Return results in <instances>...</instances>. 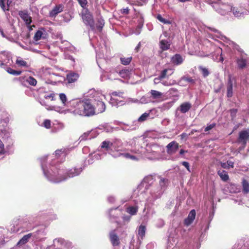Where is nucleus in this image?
Segmentation results:
<instances>
[{"instance_id":"1","label":"nucleus","mask_w":249,"mask_h":249,"mask_svg":"<svg viewBox=\"0 0 249 249\" xmlns=\"http://www.w3.org/2000/svg\"><path fill=\"white\" fill-rule=\"evenodd\" d=\"M167 147V154L165 148L157 144L150 143H146L143 139L139 140L135 143L132 151L137 155H132L125 152L123 143L120 139H114L112 141L106 140L103 141L99 147L101 149L106 151L114 158L123 157L126 159H130L134 160H138L142 158H145L149 160H170L171 154V142H169Z\"/></svg>"},{"instance_id":"2","label":"nucleus","mask_w":249,"mask_h":249,"mask_svg":"<svg viewBox=\"0 0 249 249\" xmlns=\"http://www.w3.org/2000/svg\"><path fill=\"white\" fill-rule=\"evenodd\" d=\"M171 172L170 170L162 175L154 174L148 175L144 178L137 187L138 191L142 195H147L146 201L147 204H153L160 198L170 183Z\"/></svg>"},{"instance_id":"3","label":"nucleus","mask_w":249,"mask_h":249,"mask_svg":"<svg viewBox=\"0 0 249 249\" xmlns=\"http://www.w3.org/2000/svg\"><path fill=\"white\" fill-rule=\"evenodd\" d=\"M41 217L49 220H53L57 218L55 214L51 213H46L40 212L38 213L32 215H25L17 217L12 221V224L9 228V231L11 233H21L32 231L37 225V222Z\"/></svg>"},{"instance_id":"4","label":"nucleus","mask_w":249,"mask_h":249,"mask_svg":"<svg viewBox=\"0 0 249 249\" xmlns=\"http://www.w3.org/2000/svg\"><path fill=\"white\" fill-rule=\"evenodd\" d=\"M47 160L46 157L41 160V167L44 177L52 182L59 183L66 180L68 178H73L79 175L83 171L82 167H74L65 170L61 167L58 168L52 165L50 167H51L52 173L48 169L47 165L45 163Z\"/></svg>"},{"instance_id":"5","label":"nucleus","mask_w":249,"mask_h":249,"mask_svg":"<svg viewBox=\"0 0 249 249\" xmlns=\"http://www.w3.org/2000/svg\"><path fill=\"white\" fill-rule=\"evenodd\" d=\"M72 105L74 107L72 112L75 115L89 117L96 114L95 108L89 99L74 100Z\"/></svg>"},{"instance_id":"6","label":"nucleus","mask_w":249,"mask_h":249,"mask_svg":"<svg viewBox=\"0 0 249 249\" xmlns=\"http://www.w3.org/2000/svg\"><path fill=\"white\" fill-rule=\"evenodd\" d=\"M69 151V148H62L61 149L56 150L55 151L54 156H53L54 154H53L52 156H44L40 158V162L41 163V160L43 158L46 157L47 159L48 160H46L45 163L47 165L48 169L50 172L52 173L51 169V167L50 168V167L52 165L57 167L58 168L60 167L59 164H56L58 162L57 159L61 155L65 157L68 154Z\"/></svg>"},{"instance_id":"7","label":"nucleus","mask_w":249,"mask_h":249,"mask_svg":"<svg viewBox=\"0 0 249 249\" xmlns=\"http://www.w3.org/2000/svg\"><path fill=\"white\" fill-rule=\"evenodd\" d=\"M107 75V79L110 80H116L118 79L120 76L123 78H127L130 75V71L126 69L120 70L118 68H111L109 70Z\"/></svg>"},{"instance_id":"8","label":"nucleus","mask_w":249,"mask_h":249,"mask_svg":"<svg viewBox=\"0 0 249 249\" xmlns=\"http://www.w3.org/2000/svg\"><path fill=\"white\" fill-rule=\"evenodd\" d=\"M122 214V209L119 207L110 209L108 211V216L109 220L111 222H115L121 227V222H119L120 216Z\"/></svg>"},{"instance_id":"9","label":"nucleus","mask_w":249,"mask_h":249,"mask_svg":"<svg viewBox=\"0 0 249 249\" xmlns=\"http://www.w3.org/2000/svg\"><path fill=\"white\" fill-rule=\"evenodd\" d=\"M0 34L3 37L11 41H15L18 37L16 29L12 25H10L5 32L0 28Z\"/></svg>"},{"instance_id":"10","label":"nucleus","mask_w":249,"mask_h":249,"mask_svg":"<svg viewBox=\"0 0 249 249\" xmlns=\"http://www.w3.org/2000/svg\"><path fill=\"white\" fill-rule=\"evenodd\" d=\"M13 63L12 56L10 53L6 51L0 52V67L5 69Z\"/></svg>"},{"instance_id":"11","label":"nucleus","mask_w":249,"mask_h":249,"mask_svg":"<svg viewBox=\"0 0 249 249\" xmlns=\"http://www.w3.org/2000/svg\"><path fill=\"white\" fill-rule=\"evenodd\" d=\"M94 100L96 102V107L95 108L96 114L102 113L105 111L106 105L103 101V99L105 98L104 95L98 93L94 95Z\"/></svg>"},{"instance_id":"12","label":"nucleus","mask_w":249,"mask_h":249,"mask_svg":"<svg viewBox=\"0 0 249 249\" xmlns=\"http://www.w3.org/2000/svg\"><path fill=\"white\" fill-rule=\"evenodd\" d=\"M82 18L84 22L87 25H89L91 30H94V20L92 15L87 9H85L82 13Z\"/></svg>"},{"instance_id":"13","label":"nucleus","mask_w":249,"mask_h":249,"mask_svg":"<svg viewBox=\"0 0 249 249\" xmlns=\"http://www.w3.org/2000/svg\"><path fill=\"white\" fill-rule=\"evenodd\" d=\"M170 33L167 32H164L162 35L160 36L161 39L160 41V48L163 51L167 50L169 49L170 46Z\"/></svg>"},{"instance_id":"14","label":"nucleus","mask_w":249,"mask_h":249,"mask_svg":"<svg viewBox=\"0 0 249 249\" xmlns=\"http://www.w3.org/2000/svg\"><path fill=\"white\" fill-rule=\"evenodd\" d=\"M30 234H32L31 236L33 240L40 241L44 239L46 232L45 229L40 228L34 232H30Z\"/></svg>"},{"instance_id":"15","label":"nucleus","mask_w":249,"mask_h":249,"mask_svg":"<svg viewBox=\"0 0 249 249\" xmlns=\"http://www.w3.org/2000/svg\"><path fill=\"white\" fill-rule=\"evenodd\" d=\"M18 15L25 22V24L27 25L29 30H31L32 27L30 26V24L32 21V18L28 14V12L26 11H20L18 12Z\"/></svg>"},{"instance_id":"16","label":"nucleus","mask_w":249,"mask_h":249,"mask_svg":"<svg viewBox=\"0 0 249 249\" xmlns=\"http://www.w3.org/2000/svg\"><path fill=\"white\" fill-rule=\"evenodd\" d=\"M249 141V130H245L239 132L238 142L242 144L246 145Z\"/></svg>"},{"instance_id":"17","label":"nucleus","mask_w":249,"mask_h":249,"mask_svg":"<svg viewBox=\"0 0 249 249\" xmlns=\"http://www.w3.org/2000/svg\"><path fill=\"white\" fill-rule=\"evenodd\" d=\"M67 243L62 238H56L53 240V245L54 249H67Z\"/></svg>"},{"instance_id":"18","label":"nucleus","mask_w":249,"mask_h":249,"mask_svg":"<svg viewBox=\"0 0 249 249\" xmlns=\"http://www.w3.org/2000/svg\"><path fill=\"white\" fill-rule=\"evenodd\" d=\"M109 240L113 246H119L120 242L119 238L115 230L111 231L109 233Z\"/></svg>"},{"instance_id":"19","label":"nucleus","mask_w":249,"mask_h":249,"mask_svg":"<svg viewBox=\"0 0 249 249\" xmlns=\"http://www.w3.org/2000/svg\"><path fill=\"white\" fill-rule=\"evenodd\" d=\"M44 73L46 75H49L50 76L49 78L52 80H54L55 81L54 83L60 81V78L62 77L59 74L54 73L50 68L46 69Z\"/></svg>"},{"instance_id":"20","label":"nucleus","mask_w":249,"mask_h":249,"mask_svg":"<svg viewBox=\"0 0 249 249\" xmlns=\"http://www.w3.org/2000/svg\"><path fill=\"white\" fill-rule=\"evenodd\" d=\"M64 6L62 4L56 5L49 13V16L51 18H54L59 13L63 11Z\"/></svg>"},{"instance_id":"21","label":"nucleus","mask_w":249,"mask_h":249,"mask_svg":"<svg viewBox=\"0 0 249 249\" xmlns=\"http://www.w3.org/2000/svg\"><path fill=\"white\" fill-rule=\"evenodd\" d=\"M32 234L29 233L24 235L17 243L16 248L20 247L28 243L30 240L32 239Z\"/></svg>"},{"instance_id":"22","label":"nucleus","mask_w":249,"mask_h":249,"mask_svg":"<svg viewBox=\"0 0 249 249\" xmlns=\"http://www.w3.org/2000/svg\"><path fill=\"white\" fill-rule=\"evenodd\" d=\"M146 227L145 226L141 225L138 228V242L140 245L143 237L145 236Z\"/></svg>"},{"instance_id":"23","label":"nucleus","mask_w":249,"mask_h":249,"mask_svg":"<svg viewBox=\"0 0 249 249\" xmlns=\"http://www.w3.org/2000/svg\"><path fill=\"white\" fill-rule=\"evenodd\" d=\"M196 217V211L195 210H192L189 213L187 218L185 219L184 223L186 226L191 225Z\"/></svg>"},{"instance_id":"24","label":"nucleus","mask_w":249,"mask_h":249,"mask_svg":"<svg viewBox=\"0 0 249 249\" xmlns=\"http://www.w3.org/2000/svg\"><path fill=\"white\" fill-rule=\"evenodd\" d=\"M233 95V83L231 77L229 76L227 86V96L231 97Z\"/></svg>"},{"instance_id":"25","label":"nucleus","mask_w":249,"mask_h":249,"mask_svg":"<svg viewBox=\"0 0 249 249\" xmlns=\"http://www.w3.org/2000/svg\"><path fill=\"white\" fill-rule=\"evenodd\" d=\"M78 78L79 74L74 72L71 71L67 75V80L69 83L75 82Z\"/></svg>"},{"instance_id":"26","label":"nucleus","mask_w":249,"mask_h":249,"mask_svg":"<svg viewBox=\"0 0 249 249\" xmlns=\"http://www.w3.org/2000/svg\"><path fill=\"white\" fill-rule=\"evenodd\" d=\"M90 43L92 45V46L95 48V51L96 52V61L97 63L99 66V67H100L99 65V60L102 59L104 58V54L103 53H101V52H98L97 49L95 47L94 44L95 43V39H90Z\"/></svg>"},{"instance_id":"27","label":"nucleus","mask_w":249,"mask_h":249,"mask_svg":"<svg viewBox=\"0 0 249 249\" xmlns=\"http://www.w3.org/2000/svg\"><path fill=\"white\" fill-rule=\"evenodd\" d=\"M192 105L189 102H184L181 104L178 108L181 113H185L188 112L191 108Z\"/></svg>"},{"instance_id":"28","label":"nucleus","mask_w":249,"mask_h":249,"mask_svg":"<svg viewBox=\"0 0 249 249\" xmlns=\"http://www.w3.org/2000/svg\"><path fill=\"white\" fill-rule=\"evenodd\" d=\"M109 103L112 106L119 107L124 105V101L120 100L118 99V97H113L111 96Z\"/></svg>"},{"instance_id":"29","label":"nucleus","mask_w":249,"mask_h":249,"mask_svg":"<svg viewBox=\"0 0 249 249\" xmlns=\"http://www.w3.org/2000/svg\"><path fill=\"white\" fill-rule=\"evenodd\" d=\"M125 211L129 214V215H135L138 211V207L137 206H128L125 209Z\"/></svg>"},{"instance_id":"30","label":"nucleus","mask_w":249,"mask_h":249,"mask_svg":"<svg viewBox=\"0 0 249 249\" xmlns=\"http://www.w3.org/2000/svg\"><path fill=\"white\" fill-rule=\"evenodd\" d=\"M183 62L182 57L179 54H176L172 56V63L176 65H179Z\"/></svg>"},{"instance_id":"31","label":"nucleus","mask_w":249,"mask_h":249,"mask_svg":"<svg viewBox=\"0 0 249 249\" xmlns=\"http://www.w3.org/2000/svg\"><path fill=\"white\" fill-rule=\"evenodd\" d=\"M236 63L239 69H243L246 67L247 62L246 59L240 58L236 60Z\"/></svg>"},{"instance_id":"32","label":"nucleus","mask_w":249,"mask_h":249,"mask_svg":"<svg viewBox=\"0 0 249 249\" xmlns=\"http://www.w3.org/2000/svg\"><path fill=\"white\" fill-rule=\"evenodd\" d=\"M217 174L223 181H226L229 178L227 172L224 170H219Z\"/></svg>"},{"instance_id":"33","label":"nucleus","mask_w":249,"mask_h":249,"mask_svg":"<svg viewBox=\"0 0 249 249\" xmlns=\"http://www.w3.org/2000/svg\"><path fill=\"white\" fill-rule=\"evenodd\" d=\"M242 192L244 194H247L249 193V183L245 179H243L242 182Z\"/></svg>"},{"instance_id":"34","label":"nucleus","mask_w":249,"mask_h":249,"mask_svg":"<svg viewBox=\"0 0 249 249\" xmlns=\"http://www.w3.org/2000/svg\"><path fill=\"white\" fill-rule=\"evenodd\" d=\"M156 18L160 22L164 24H171V21L166 18H163L161 15L158 14L156 16Z\"/></svg>"},{"instance_id":"35","label":"nucleus","mask_w":249,"mask_h":249,"mask_svg":"<svg viewBox=\"0 0 249 249\" xmlns=\"http://www.w3.org/2000/svg\"><path fill=\"white\" fill-rule=\"evenodd\" d=\"M99 130H100V129L97 127L90 131H88L89 135V140L96 138L100 133Z\"/></svg>"},{"instance_id":"36","label":"nucleus","mask_w":249,"mask_h":249,"mask_svg":"<svg viewBox=\"0 0 249 249\" xmlns=\"http://www.w3.org/2000/svg\"><path fill=\"white\" fill-rule=\"evenodd\" d=\"M150 93L153 99H160L163 94L162 93L155 90H151Z\"/></svg>"},{"instance_id":"37","label":"nucleus","mask_w":249,"mask_h":249,"mask_svg":"<svg viewBox=\"0 0 249 249\" xmlns=\"http://www.w3.org/2000/svg\"><path fill=\"white\" fill-rule=\"evenodd\" d=\"M11 3L12 0H7V5L5 6L4 3V0H0V6L4 11H8L9 10V7Z\"/></svg>"},{"instance_id":"38","label":"nucleus","mask_w":249,"mask_h":249,"mask_svg":"<svg viewBox=\"0 0 249 249\" xmlns=\"http://www.w3.org/2000/svg\"><path fill=\"white\" fill-rule=\"evenodd\" d=\"M0 130L6 138L9 137L12 133V130L9 127H3V128L0 129Z\"/></svg>"},{"instance_id":"39","label":"nucleus","mask_w":249,"mask_h":249,"mask_svg":"<svg viewBox=\"0 0 249 249\" xmlns=\"http://www.w3.org/2000/svg\"><path fill=\"white\" fill-rule=\"evenodd\" d=\"M55 93L53 92H48L46 91L42 97L46 100H50L51 101L54 100Z\"/></svg>"},{"instance_id":"40","label":"nucleus","mask_w":249,"mask_h":249,"mask_svg":"<svg viewBox=\"0 0 249 249\" xmlns=\"http://www.w3.org/2000/svg\"><path fill=\"white\" fill-rule=\"evenodd\" d=\"M105 25L104 19L102 18H100L98 19L97 23L96 24V28L97 30L101 32L102 30L103 27Z\"/></svg>"},{"instance_id":"41","label":"nucleus","mask_w":249,"mask_h":249,"mask_svg":"<svg viewBox=\"0 0 249 249\" xmlns=\"http://www.w3.org/2000/svg\"><path fill=\"white\" fill-rule=\"evenodd\" d=\"M25 81L31 86H35L37 84L36 80L32 76L26 78Z\"/></svg>"},{"instance_id":"42","label":"nucleus","mask_w":249,"mask_h":249,"mask_svg":"<svg viewBox=\"0 0 249 249\" xmlns=\"http://www.w3.org/2000/svg\"><path fill=\"white\" fill-rule=\"evenodd\" d=\"M5 69L6 70V71L8 73L13 75H19L21 73V71L13 70L11 68H9V66L6 67Z\"/></svg>"},{"instance_id":"43","label":"nucleus","mask_w":249,"mask_h":249,"mask_svg":"<svg viewBox=\"0 0 249 249\" xmlns=\"http://www.w3.org/2000/svg\"><path fill=\"white\" fill-rule=\"evenodd\" d=\"M152 110H150L149 113L145 112L143 113L138 119L139 122H142L146 120L148 118L151 119L152 117H150V112Z\"/></svg>"},{"instance_id":"44","label":"nucleus","mask_w":249,"mask_h":249,"mask_svg":"<svg viewBox=\"0 0 249 249\" xmlns=\"http://www.w3.org/2000/svg\"><path fill=\"white\" fill-rule=\"evenodd\" d=\"M132 59V57H120V61L122 64L124 65H127L130 64L131 60Z\"/></svg>"},{"instance_id":"45","label":"nucleus","mask_w":249,"mask_h":249,"mask_svg":"<svg viewBox=\"0 0 249 249\" xmlns=\"http://www.w3.org/2000/svg\"><path fill=\"white\" fill-rule=\"evenodd\" d=\"M98 128L100 129V130L102 131H106L107 132H109L112 131V128L108 126L107 124H105L102 125H99L98 126Z\"/></svg>"},{"instance_id":"46","label":"nucleus","mask_w":249,"mask_h":249,"mask_svg":"<svg viewBox=\"0 0 249 249\" xmlns=\"http://www.w3.org/2000/svg\"><path fill=\"white\" fill-rule=\"evenodd\" d=\"M122 218L123 220V222H122V223H121V226L123 225H125V224H127L128 222H129V221H130V220L131 219V215H129L124 214L122 216Z\"/></svg>"},{"instance_id":"47","label":"nucleus","mask_w":249,"mask_h":249,"mask_svg":"<svg viewBox=\"0 0 249 249\" xmlns=\"http://www.w3.org/2000/svg\"><path fill=\"white\" fill-rule=\"evenodd\" d=\"M171 232L169 230L167 231V237L165 238V242L166 244V249H170V237Z\"/></svg>"},{"instance_id":"48","label":"nucleus","mask_w":249,"mask_h":249,"mask_svg":"<svg viewBox=\"0 0 249 249\" xmlns=\"http://www.w3.org/2000/svg\"><path fill=\"white\" fill-rule=\"evenodd\" d=\"M16 63L18 66L24 67L26 68L28 67L27 63L21 58L17 59L16 60Z\"/></svg>"},{"instance_id":"49","label":"nucleus","mask_w":249,"mask_h":249,"mask_svg":"<svg viewBox=\"0 0 249 249\" xmlns=\"http://www.w3.org/2000/svg\"><path fill=\"white\" fill-rule=\"evenodd\" d=\"M198 69L201 71L202 74L204 77L208 76L210 74L209 70L206 68H204L202 66H199Z\"/></svg>"},{"instance_id":"50","label":"nucleus","mask_w":249,"mask_h":249,"mask_svg":"<svg viewBox=\"0 0 249 249\" xmlns=\"http://www.w3.org/2000/svg\"><path fill=\"white\" fill-rule=\"evenodd\" d=\"M61 44L58 43L59 48L62 50H64L65 49L68 48L69 46V43L66 40H61Z\"/></svg>"},{"instance_id":"51","label":"nucleus","mask_w":249,"mask_h":249,"mask_svg":"<svg viewBox=\"0 0 249 249\" xmlns=\"http://www.w3.org/2000/svg\"><path fill=\"white\" fill-rule=\"evenodd\" d=\"M171 107V102H168L167 103H164L160 107L161 110L162 111H165L166 110L169 109Z\"/></svg>"},{"instance_id":"52","label":"nucleus","mask_w":249,"mask_h":249,"mask_svg":"<svg viewBox=\"0 0 249 249\" xmlns=\"http://www.w3.org/2000/svg\"><path fill=\"white\" fill-rule=\"evenodd\" d=\"M60 100L61 101L63 105L66 106L67 105V98L65 94L61 93L59 95Z\"/></svg>"},{"instance_id":"53","label":"nucleus","mask_w":249,"mask_h":249,"mask_svg":"<svg viewBox=\"0 0 249 249\" xmlns=\"http://www.w3.org/2000/svg\"><path fill=\"white\" fill-rule=\"evenodd\" d=\"M9 122V118L8 117H6L0 120V123L3 127H7V124Z\"/></svg>"},{"instance_id":"54","label":"nucleus","mask_w":249,"mask_h":249,"mask_svg":"<svg viewBox=\"0 0 249 249\" xmlns=\"http://www.w3.org/2000/svg\"><path fill=\"white\" fill-rule=\"evenodd\" d=\"M42 35V31H40V30H38L37 31L35 36H34V39L36 41H38L41 38V36Z\"/></svg>"},{"instance_id":"55","label":"nucleus","mask_w":249,"mask_h":249,"mask_svg":"<svg viewBox=\"0 0 249 249\" xmlns=\"http://www.w3.org/2000/svg\"><path fill=\"white\" fill-rule=\"evenodd\" d=\"M151 99L150 98L146 96H142L139 100V103L142 104H146L150 102Z\"/></svg>"},{"instance_id":"56","label":"nucleus","mask_w":249,"mask_h":249,"mask_svg":"<svg viewBox=\"0 0 249 249\" xmlns=\"http://www.w3.org/2000/svg\"><path fill=\"white\" fill-rule=\"evenodd\" d=\"M121 128L124 131L133 130L135 129V128L133 126H130L128 124L123 125L121 126Z\"/></svg>"},{"instance_id":"57","label":"nucleus","mask_w":249,"mask_h":249,"mask_svg":"<svg viewBox=\"0 0 249 249\" xmlns=\"http://www.w3.org/2000/svg\"><path fill=\"white\" fill-rule=\"evenodd\" d=\"M129 2L133 5L141 6L142 5V1L141 0H128Z\"/></svg>"},{"instance_id":"58","label":"nucleus","mask_w":249,"mask_h":249,"mask_svg":"<svg viewBox=\"0 0 249 249\" xmlns=\"http://www.w3.org/2000/svg\"><path fill=\"white\" fill-rule=\"evenodd\" d=\"M44 127H45L47 129H49L51 128V121L49 120H45L43 122V125Z\"/></svg>"},{"instance_id":"59","label":"nucleus","mask_w":249,"mask_h":249,"mask_svg":"<svg viewBox=\"0 0 249 249\" xmlns=\"http://www.w3.org/2000/svg\"><path fill=\"white\" fill-rule=\"evenodd\" d=\"M39 102L42 106H45L47 109H52V108H51V107H49V106L47 105L46 102L44 100V99L40 98V99H39Z\"/></svg>"},{"instance_id":"60","label":"nucleus","mask_w":249,"mask_h":249,"mask_svg":"<svg viewBox=\"0 0 249 249\" xmlns=\"http://www.w3.org/2000/svg\"><path fill=\"white\" fill-rule=\"evenodd\" d=\"M40 96L42 97L44 93L47 91L46 89L44 87L39 88L37 90Z\"/></svg>"},{"instance_id":"61","label":"nucleus","mask_w":249,"mask_h":249,"mask_svg":"<svg viewBox=\"0 0 249 249\" xmlns=\"http://www.w3.org/2000/svg\"><path fill=\"white\" fill-rule=\"evenodd\" d=\"M89 132H87L85 133H84L81 136V137H80V141H83V140H88V139H89Z\"/></svg>"},{"instance_id":"62","label":"nucleus","mask_w":249,"mask_h":249,"mask_svg":"<svg viewBox=\"0 0 249 249\" xmlns=\"http://www.w3.org/2000/svg\"><path fill=\"white\" fill-rule=\"evenodd\" d=\"M47 248H50V247H46L42 244L38 243L35 245L34 249H47Z\"/></svg>"},{"instance_id":"63","label":"nucleus","mask_w":249,"mask_h":249,"mask_svg":"<svg viewBox=\"0 0 249 249\" xmlns=\"http://www.w3.org/2000/svg\"><path fill=\"white\" fill-rule=\"evenodd\" d=\"M164 222L163 220L161 219H159L156 223V226L158 228H161L164 226Z\"/></svg>"},{"instance_id":"64","label":"nucleus","mask_w":249,"mask_h":249,"mask_svg":"<svg viewBox=\"0 0 249 249\" xmlns=\"http://www.w3.org/2000/svg\"><path fill=\"white\" fill-rule=\"evenodd\" d=\"M156 246L155 242H150L147 244L146 248L147 249H153Z\"/></svg>"}]
</instances>
